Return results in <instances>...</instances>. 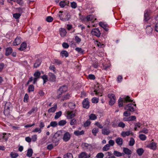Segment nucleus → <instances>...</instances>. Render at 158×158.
<instances>
[{"label":"nucleus","instance_id":"obj_1","mask_svg":"<svg viewBox=\"0 0 158 158\" xmlns=\"http://www.w3.org/2000/svg\"><path fill=\"white\" fill-rule=\"evenodd\" d=\"M60 20L64 21H68L70 18V15L64 12L60 11L58 14Z\"/></svg>","mask_w":158,"mask_h":158},{"label":"nucleus","instance_id":"obj_2","mask_svg":"<svg viewBox=\"0 0 158 158\" xmlns=\"http://www.w3.org/2000/svg\"><path fill=\"white\" fill-rule=\"evenodd\" d=\"M132 101L130 99V98L128 96L124 97L123 98H120L118 100L119 106L121 107L123 106L124 103Z\"/></svg>","mask_w":158,"mask_h":158},{"label":"nucleus","instance_id":"obj_3","mask_svg":"<svg viewBox=\"0 0 158 158\" xmlns=\"http://www.w3.org/2000/svg\"><path fill=\"white\" fill-rule=\"evenodd\" d=\"M67 90V87L65 85H63L60 87L57 91V94L58 95L57 96V98H60V95H61L62 93L66 92Z\"/></svg>","mask_w":158,"mask_h":158},{"label":"nucleus","instance_id":"obj_4","mask_svg":"<svg viewBox=\"0 0 158 158\" xmlns=\"http://www.w3.org/2000/svg\"><path fill=\"white\" fill-rule=\"evenodd\" d=\"M136 108V104L130 103L127 105L125 107L126 110L133 112L135 110Z\"/></svg>","mask_w":158,"mask_h":158},{"label":"nucleus","instance_id":"obj_5","mask_svg":"<svg viewBox=\"0 0 158 158\" xmlns=\"http://www.w3.org/2000/svg\"><path fill=\"white\" fill-rule=\"evenodd\" d=\"M108 96L110 99L109 104L110 105L112 106L115 102L116 98L115 95L113 94H108Z\"/></svg>","mask_w":158,"mask_h":158},{"label":"nucleus","instance_id":"obj_6","mask_svg":"<svg viewBox=\"0 0 158 158\" xmlns=\"http://www.w3.org/2000/svg\"><path fill=\"white\" fill-rule=\"evenodd\" d=\"M152 139V142L147 146V147L153 150H155L157 149L156 143L153 142Z\"/></svg>","mask_w":158,"mask_h":158},{"label":"nucleus","instance_id":"obj_7","mask_svg":"<svg viewBox=\"0 0 158 158\" xmlns=\"http://www.w3.org/2000/svg\"><path fill=\"white\" fill-rule=\"evenodd\" d=\"M96 19L93 15H88L84 19V21H91L93 22L94 21L96 20Z\"/></svg>","mask_w":158,"mask_h":158},{"label":"nucleus","instance_id":"obj_8","mask_svg":"<svg viewBox=\"0 0 158 158\" xmlns=\"http://www.w3.org/2000/svg\"><path fill=\"white\" fill-rule=\"evenodd\" d=\"M91 33L93 35L97 37H99L101 35L100 32L98 28L93 29L91 31Z\"/></svg>","mask_w":158,"mask_h":158},{"label":"nucleus","instance_id":"obj_9","mask_svg":"<svg viewBox=\"0 0 158 158\" xmlns=\"http://www.w3.org/2000/svg\"><path fill=\"white\" fill-rule=\"evenodd\" d=\"M133 133L132 131H123L121 133V135L123 137H125L126 136H128L130 135H133Z\"/></svg>","mask_w":158,"mask_h":158},{"label":"nucleus","instance_id":"obj_10","mask_svg":"<svg viewBox=\"0 0 158 158\" xmlns=\"http://www.w3.org/2000/svg\"><path fill=\"white\" fill-rule=\"evenodd\" d=\"M71 135L68 132H66L64 135L63 139L65 142L68 141L71 138Z\"/></svg>","mask_w":158,"mask_h":158},{"label":"nucleus","instance_id":"obj_11","mask_svg":"<svg viewBox=\"0 0 158 158\" xmlns=\"http://www.w3.org/2000/svg\"><path fill=\"white\" fill-rule=\"evenodd\" d=\"M21 38L19 36H17L15 39L13 43V45L16 46L19 44L21 42Z\"/></svg>","mask_w":158,"mask_h":158},{"label":"nucleus","instance_id":"obj_12","mask_svg":"<svg viewBox=\"0 0 158 158\" xmlns=\"http://www.w3.org/2000/svg\"><path fill=\"white\" fill-rule=\"evenodd\" d=\"M75 116V113L74 111H67L66 112V117L68 119H71L74 117Z\"/></svg>","mask_w":158,"mask_h":158},{"label":"nucleus","instance_id":"obj_13","mask_svg":"<svg viewBox=\"0 0 158 158\" xmlns=\"http://www.w3.org/2000/svg\"><path fill=\"white\" fill-rule=\"evenodd\" d=\"M150 11L149 10H146L144 12V20L145 21H148L150 19V17L149 16V13Z\"/></svg>","mask_w":158,"mask_h":158},{"label":"nucleus","instance_id":"obj_14","mask_svg":"<svg viewBox=\"0 0 158 158\" xmlns=\"http://www.w3.org/2000/svg\"><path fill=\"white\" fill-rule=\"evenodd\" d=\"M83 106L84 108L88 109L89 107V103L87 98L85 99L82 102Z\"/></svg>","mask_w":158,"mask_h":158},{"label":"nucleus","instance_id":"obj_15","mask_svg":"<svg viewBox=\"0 0 158 158\" xmlns=\"http://www.w3.org/2000/svg\"><path fill=\"white\" fill-rule=\"evenodd\" d=\"M27 43L25 42L22 43L20 46V47L18 49L21 51H23L25 50L27 47Z\"/></svg>","mask_w":158,"mask_h":158},{"label":"nucleus","instance_id":"obj_16","mask_svg":"<svg viewBox=\"0 0 158 158\" xmlns=\"http://www.w3.org/2000/svg\"><path fill=\"white\" fill-rule=\"evenodd\" d=\"M99 24L100 26L103 28L106 31H108V29L106 24H105L102 22H100L99 23Z\"/></svg>","mask_w":158,"mask_h":158},{"label":"nucleus","instance_id":"obj_17","mask_svg":"<svg viewBox=\"0 0 158 158\" xmlns=\"http://www.w3.org/2000/svg\"><path fill=\"white\" fill-rule=\"evenodd\" d=\"M49 80L52 81H55L56 80V77L52 73H49Z\"/></svg>","mask_w":158,"mask_h":158},{"label":"nucleus","instance_id":"obj_18","mask_svg":"<svg viewBox=\"0 0 158 158\" xmlns=\"http://www.w3.org/2000/svg\"><path fill=\"white\" fill-rule=\"evenodd\" d=\"M57 106L56 104H55V105H54V106L53 107L49 109L48 110V112L49 113H50L55 112L57 109Z\"/></svg>","mask_w":158,"mask_h":158},{"label":"nucleus","instance_id":"obj_19","mask_svg":"<svg viewBox=\"0 0 158 158\" xmlns=\"http://www.w3.org/2000/svg\"><path fill=\"white\" fill-rule=\"evenodd\" d=\"M116 143L119 146H122L123 143V139L122 138L118 137L115 139Z\"/></svg>","mask_w":158,"mask_h":158},{"label":"nucleus","instance_id":"obj_20","mask_svg":"<svg viewBox=\"0 0 158 158\" xmlns=\"http://www.w3.org/2000/svg\"><path fill=\"white\" fill-rule=\"evenodd\" d=\"M136 119V117L135 116H131L128 118L125 117L123 120L125 121H132Z\"/></svg>","mask_w":158,"mask_h":158},{"label":"nucleus","instance_id":"obj_21","mask_svg":"<svg viewBox=\"0 0 158 158\" xmlns=\"http://www.w3.org/2000/svg\"><path fill=\"white\" fill-rule=\"evenodd\" d=\"M37 110V108L36 107H33L30 111L27 114V115L29 116L33 113L35 112Z\"/></svg>","mask_w":158,"mask_h":158},{"label":"nucleus","instance_id":"obj_22","mask_svg":"<svg viewBox=\"0 0 158 158\" xmlns=\"http://www.w3.org/2000/svg\"><path fill=\"white\" fill-rule=\"evenodd\" d=\"M60 33L61 36L64 37L66 34V31L65 29L61 28L60 30Z\"/></svg>","mask_w":158,"mask_h":158},{"label":"nucleus","instance_id":"obj_23","mask_svg":"<svg viewBox=\"0 0 158 158\" xmlns=\"http://www.w3.org/2000/svg\"><path fill=\"white\" fill-rule=\"evenodd\" d=\"M12 49L11 47H9L6 49V55L7 56L10 55L12 52Z\"/></svg>","mask_w":158,"mask_h":158},{"label":"nucleus","instance_id":"obj_24","mask_svg":"<svg viewBox=\"0 0 158 158\" xmlns=\"http://www.w3.org/2000/svg\"><path fill=\"white\" fill-rule=\"evenodd\" d=\"M69 1H61L59 3L60 6L61 7H64L66 5H67L69 4Z\"/></svg>","mask_w":158,"mask_h":158},{"label":"nucleus","instance_id":"obj_25","mask_svg":"<svg viewBox=\"0 0 158 158\" xmlns=\"http://www.w3.org/2000/svg\"><path fill=\"white\" fill-rule=\"evenodd\" d=\"M70 97V94L69 93H67L66 94L62 96L61 100L63 101L67 100L69 99Z\"/></svg>","mask_w":158,"mask_h":158},{"label":"nucleus","instance_id":"obj_26","mask_svg":"<svg viewBox=\"0 0 158 158\" xmlns=\"http://www.w3.org/2000/svg\"><path fill=\"white\" fill-rule=\"evenodd\" d=\"M90 156H88L86 153L82 152L81 153L79 156V158H89Z\"/></svg>","mask_w":158,"mask_h":158},{"label":"nucleus","instance_id":"obj_27","mask_svg":"<svg viewBox=\"0 0 158 158\" xmlns=\"http://www.w3.org/2000/svg\"><path fill=\"white\" fill-rule=\"evenodd\" d=\"M60 55L62 57H63L64 56L66 57L68 56L69 54L67 51L64 50L61 52Z\"/></svg>","mask_w":158,"mask_h":158},{"label":"nucleus","instance_id":"obj_28","mask_svg":"<svg viewBox=\"0 0 158 158\" xmlns=\"http://www.w3.org/2000/svg\"><path fill=\"white\" fill-rule=\"evenodd\" d=\"M84 133L83 131H79L78 130L76 131H74V134L76 136L80 135H83Z\"/></svg>","mask_w":158,"mask_h":158},{"label":"nucleus","instance_id":"obj_29","mask_svg":"<svg viewBox=\"0 0 158 158\" xmlns=\"http://www.w3.org/2000/svg\"><path fill=\"white\" fill-rule=\"evenodd\" d=\"M33 153V150L31 148H29L27 151V156L29 157H31L32 156Z\"/></svg>","mask_w":158,"mask_h":158},{"label":"nucleus","instance_id":"obj_30","mask_svg":"<svg viewBox=\"0 0 158 158\" xmlns=\"http://www.w3.org/2000/svg\"><path fill=\"white\" fill-rule=\"evenodd\" d=\"M136 152L139 156H140L143 153L144 150L142 148H138Z\"/></svg>","mask_w":158,"mask_h":158},{"label":"nucleus","instance_id":"obj_31","mask_svg":"<svg viewBox=\"0 0 158 158\" xmlns=\"http://www.w3.org/2000/svg\"><path fill=\"white\" fill-rule=\"evenodd\" d=\"M123 151L127 155H130L131 153V151L130 149L127 148H123Z\"/></svg>","mask_w":158,"mask_h":158},{"label":"nucleus","instance_id":"obj_32","mask_svg":"<svg viewBox=\"0 0 158 158\" xmlns=\"http://www.w3.org/2000/svg\"><path fill=\"white\" fill-rule=\"evenodd\" d=\"M41 63V61L40 60L38 59L36 61L34 64V67L36 68L40 65Z\"/></svg>","mask_w":158,"mask_h":158},{"label":"nucleus","instance_id":"obj_33","mask_svg":"<svg viewBox=\"0 0 158 158\" xmlns=\"http://www.w3.org/2000/svg\"><path fill=\"white\" fill-rule=\"evenodd\" d=\"M102 133L104 135H108L110 133V131L107 129H103L102 130Z\"/></svg>","mask_w":158,"mask_h":158},{"label":"nucleus","instance_id":"obj_34","mask_svg":"<svg viewBox=\"0 0 158 158\" xmlns=\"http://www.w3.org/2000/svg\"><path fill=\"white\" fill-rule=\"evenodd\" d=\"M139 138L140 139V140L142 141H144L146 139L147 137L145 135L143 134H140L139 135Z\"/></svg>","mask_w":158,"mask_h":158},{"label":"nucleus","instance_id":"obj_35","mask_svg":"<svg viewBox=\"0 0 158 158\" xmlns=\"http://www.w3.org/2000/svg\"><path fill=\"white\" fill-rule=\"evenodd\" d=\"M93 96L94 95V94H95L96 95H98L99 96H102V94L101 93H100L99 91V90H97L96 89H95L94 92L92 93L91 94Z\"/></svg>","mask_w":158,"mask_h":158},{"label":"nucleus","instance_id":"obj_36","mask_svg":"<svg viewBox=\"0 0 158 158\" xmlns=\"http://www.w3.org/2000/svg\"><path fill=\"white\" fill-rule=\"evenodd\" d=\"M62 112L61 111H59L58 112H57L56 113V115L54 117V118L55 119H57L59 118L61 115Z\"/></svg>","mask_w":158,"mask_h":158},{"label":"nucleus","instance_id":"obj_37","mask_svg":"<svg viewBox=\"0 0 158 158\" xmlns=\"http://www.w3.org/2000/svg\"><path fill=\"white\" fill-rule=\"evenodd\" d=\"M10 135V134L9 133H4V135L3 136H4L3 140H5V141H6Z\"/></svg>","mask_w":158,"mask_h":158},{"label":"nucleus","instance_id":"obj_38","mask_svg":"<svg viewBox=\"0 0 158 158\" xmlns=\"http://www.w3.org/2000/svg\"><path fill=\"white\" fill-rule=\"evenodd\" d=\"M66 123V121L65 120H61L60 121L58 124L60 126H63L65 125Z\"/></svg>","mask_w":158,"mask_h":158},{"label":"nucleus","instance_id":"obj_39","mask_svg":"<svg viewBox=\"0 0 158 158\" xmlns=\"http://www.w3.org/2000/svg\"><path fill=\"white\" fill-rule=\"evenodd\" d=\"M141 125V124L139 123H137L135 124L134 130L136 131L138 130V128H139Z\"/></svg>","mask_w":158,"mask_h":158},{"label":"nucleus","instance_id":"obj_40","mask_svg":"<svg viewBox=\"0 0 158 158\" xmlns=\"http://www.w3.org/2000/svg\"><path fill=\"white\" fill-rule=\"evenodd\" d=\"M110 145L107 144L103 147L102 149L103 151H107L110 149Z\"/></svg>","mask_w":158,"mask_h":158},{"label":"nucleus","instance_id":"obj_41","mask_svg":"<svg viewBox=\"0 0 158 158\" xmlns=\"http://www.w3.org/2000/svg\"><path fill=\"white\" fill-rule=\"evenodd\" d=\"M89 118L91 120H95L97 118V116L94 114H91L89 116Z\"/></svg>","mask_w":158,"mask_h":158},{"label":"nucleus","instance_id":"obj_42","mask_svg":"<svg viewBox=\"0 0 158 158\" xmlns=\"http://www.w3.org/2000/svg\"><path fill=\"white\" fill-rule=\"evenodd\" d=\"M75 50L79 53H83L84 50L81 48L77 47L75 48Z\"/></svg>","mask_w":158,"mask_h":158},{"label":"nucleus","instance_id":"obj_43","mask_svg":"<svg viewBox=\"0 0 158 158\" xmlns=\"http://www.w3.org/2000/svg\"><path fill=\"white\" fill-rule=\"evenodd\" d=\"M57 124L58 123H57L56 122L52 121L50 123V126H51V127H55L57 126Z\"/></svg>","mask_w":158,"mask_h":158},{"label":"nucleus","instance_id":"obj_44","mask_svg":"<svg viewBox=\"0 0 158 158\" xmlns=\"http://www.w3.org/2000/svg\"><path fill=\"white\" fill-rule=\"evenodd\" d=\"M114 154L116 156L118 157H120L122 156V153L117 151H114Z\"/></svg>","mask_w":158,"mask_h":158},{"label":"nucleus","instance_id":"obj_45","mask_svg":"<svg viewBox=\"0 0 158 158\" xmlns=\"http://www.w3.org/2000/svg\"><path fill=\"white\" fill-rule=\"evenodd\" d=\"M61 134V132L60 131H58L57 132L55 133L53 137L56 139H57L59 137Z\"/></svg>","mask_w":158,"mask_h":158},{"label":"nucleus","instance_id":"obj_46","mask_svg":"<svg viewBox=\"0 0 158 158\" xmlns=\"http://www.w3.org/2000/svg\"><path fill=\"white\" fill-rule=\"evenodd\" d=\"M13 17L16 19L19 18L20 16H21L20 14L18 13L13 14Z\"/></svg>","mask_w":158,"mask_h":158},{"label":"nucleus","instance_id":"obj_47","mask_svg":"<svg viewBox=\"0 0 158 158\" xmlns=\"http://www.w3.org/2000/svg\"><path fill=\"white\" fill-rule=\"evenodd\" d=\"M135 143V141L134 139L132 138H130V140L129 141V145L130 146H133L134 144Z\"/></svg>","mask_w":158,"mask_h":158},{"label":"nucleus","instance_id":"obj_48","mask_svg":"<svg viewBox=\"0 0 158 158\" xmlns=\"http://www.w3.org/2000/svg\"><path fill=\"white\" fill-rule=\"evenodd\" d=\"M98 132V128H94L92 130V133L94 135H96L97 133Z\"/></svg>","mask_w":158,"mask_h":158},{"label":"nucleus","instance_id":"obj_49","mask_svg":"<svg viewBox=\"0 0 158 158\" xmlns=\"http://www.w3.org/2000/svg\"><path fill=\"white\" fill-rule=\"evenodd\" d=\"M42 131L41 129L40 128H36L34 130L32 131L33 132H38L40 133Z\"/></svg>","mask_w":158,"mask_h":158},{"label":"nucleus","instance_id":"obj_50","mask_svg":"<svg viewBox=\"0 0 158 158\" xmlns=\"http://www.w3.org/2000/svg\"><path fill=\"white\" fill-rule=\"evenodd\" d=\"M31 141L33 142H35L37 140V135H34L31 136Z\"/></svg>","mask_w":158,"mask_h":158},{"label":"nucleus","instance_id":"obj_51","mask_svg":"<svg viewBox=\"0 0 158 158\" xmlns=\"http://www.w3.org/2000/svg\"><path fill=\"white\" fill-rule=\"evenodd\" d=\"M64 158H73L72 155L70 153H68L66 155H64Z\"/></svg>","mask_w":158,"mask_h":158},{"label":"nucleus","instance_id":"obj_52","mask_svg":"<svg viewBox=\"0 0 158 158\" xmlns=\"http://www.w3.org/2000/svg\"><path fill=\"white\" fill-rule=\"evenodd\" d=\"M69 106L71 109H73L75 108V105L73 102H70L69 104Z\"/></svg>","mask_w":158,"mask_h":158},{"label":"nucleus","instance_id":"obj_53","mask_svg":"<svg viewBox=\"0 0 158 158\" xmlns=\"http://www.w3.org/2000/svg\"><path fill=\"white\" fill-rule=\"evenodd\" d=\"M10 155L12 158H16L18 156V154L13 152L11 153Z\"/></svg>","mask_w":158,"mask_h":158},{"label":"nucleus","instance_id":"obj_54","mask_svg":"<svg viewBox=\"0 0 158 158\" xmlns=\"http://www.w3.org/2000/svg\"><path fill=\"white\" fill-rule=\"evenodd\" d=\"M34 86L32 85H30L28 87V90L29 92L33 91L34 90Z\"/></svg>","mask_w":158,"mask_h":158},{"label":"nucleus","instance_id":"obj_55","mask_svg":"<svg viewBox=\"0 0 158 158\" xmlns=\"http://www.w3.org/2000/svg\"><path fill=\"white\" fill-rule=\"evenodd\" d=\"M104 154L102 152L98 153L96 156L97 158H103L104 157Z\"/></svg>","mask_w":158,"mask_h":158},{"label":"nucleus","instance_id":"obj_56","mask_svg":"<svg viewBox=\"0 0 158 158\" xmlns=\"http://www.w3.org/2000/svg\"><path fill=\"white\" fill-rule=\"evenodd\" d=\"M71 5V7L73 9L76 8L77 6V3L74 2H72Z\"/></svg>","mask_w":158,"mask_h":158},{"label":"nucleus","instance_id":"obj_57","mask_svg":"<svg viewBox=\"0 0 158 158\" xmlns=\"http://www.w3.org/2000/svg\"><path fill=\"white\" fill-rule=\"evenodd\" d=\"M11 106V104L10 103H6L5 106V110H10V108Z\"/></svg>","mask_w":158,"mask_h":158},{"label":"nucleus","instance_id":"obj_58","mask_svg":"<svg viewBox=\"0 0 158 158\" xmlns=\"http://www.w3.org/2000/svg\"><path fill=\"white\" fill-rule=\"evenodd\" d=\"M92 102L93 103H97L98 102V99L97 98H94L92 99Z\"/></svg>","mask_w":158,"mask_h":158},{"label":"nucleus","instance_id":"obj_59","mask_svg":"<svg viewBox=\"0 0 158 158\" xmlns=\"http://www.w3.org/2000/svg\"><path fill=\"white\" fill-rule=\"evenodd\" d=\"M139 133H143L145 134H147L148 132V130L145 128H144L141 131H140L139 132Z\"/></svg>","mask_w":158,"mask_h":158},{"label":"nucleus","instance_id":"obj_60","mask_svg":"<svg viewBox=\"0 0 158 158\" xmlns=\"http://www.w3.org/2000/svg\"><path fill=\"white\" fill-rule=\"evenodd\" d=\"M91 122L89 120H87L84 124V126L85 127L89 126L91 123Z\"/></svg>","mask_w":158,"mask_h":158},{"label":"nucleus","instance_id":"obj_61","mask_svg":"<svg viewBox=\"0 0 158 158\" xmlns=\"http://www.w3.org/2000/svg\"><path fill=\"white\" fill-rule=\"evenodd\" d=\"M42 78L44 80V83L48 81V77L47 76L45 75H43L42 77Z\"/></svg>","mask_w":158,"mask_h":158},{"label":"nucleus","instance_id":"obj_62","mask_svg":"<svg viewBox=\"0 0 158 158\" xmlns=\"http://www.w3.org/2000/svg\"><path fill=\"white\" fill-rule=\"evenodd\" d=\"M127 110L125 111L123 113V115L125 117L129 116L131 115L130 113Z\"/></svg>","mask_w":158,"mask_h":158},{"label":"nucleus","instance_id":"obj_63","mask_svg":"<svg viewBox=\"0 0 158 158\" xmlns=\"http://www.w3.org/2000/svg\"><path fill=\"white\" fill-rule=\"evenodd\" d=\"M122 76L121 75H119L117 77V80L118 82L120 83L122 81Z\"/></svg>","mask_w":158,"mask_h":158},{"label":"nucleus","instance_id":"obj_64","mask_svg":"<svg viewBox=\"0 0 158 158\" xmlns=\"http://www.w3.org/2000/svg\"><path fill=\"white\" fill-rule=\"evenodd\" d=\"M53 20V18L52 17L50 16H48L46 18V21L48 22H51Z\"/></svg>","mask_w":158,"mask_h":158}]
</instances>
